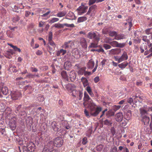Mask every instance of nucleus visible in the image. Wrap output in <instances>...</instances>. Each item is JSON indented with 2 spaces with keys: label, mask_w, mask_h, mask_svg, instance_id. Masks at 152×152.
Segmentation results:
<instances>
[{
  "label": "nucleus",
  "mask_w": 152,
  "mask_h": 152,
  "mask_svg": "<svg viewBox=\"0 0 152 152\" xmlns=\"http://www.w3.org/2000/svg\"><path fill=\"white\" fill-rule=\"evenodd\" d=\"M147 37L146 36H144L142 37V40L144 42H147L148 44L150 43V40L149 39H147Z\"/></svg>",
  "instance_id": "42"
},
{
  "label": "nucleus",
  "mask_w": 152,
  "mask_h": 152,
  "mask_svg": "<svg viewBox=\"0 0 152 152\" xmlns=\"http://www.w3.org/2000/svg\"><path fill=\"white\" fill-rule=\"evenodd\" d=\"M102 111V108L100 107H97L95 110L90 111V115L93 116H96Z\"/></svg>",
  "instance_id": "8"
},
{
  "label": "nucleus",
  "mask_w": 152,
  "mask_h": 152,
  "mask_svg": "<svg viewBox=\"0 0 152 152\" xmlns=\"http://www.w3.org/2000/svg\"><path fill=\"white\" fill-rule=\"evenodd\" d=\"M55 145L54 144V142L53 141H51L49 142L45 146L48 148L50 151L51 150L52 152L56 149H53Z\"/></svg>",
  "instance_id": "10"
},
{
  "label": "nucleus",
  "mask_w": 152,
  "mask_h": 152,
  "mask_svg": "<svg viewBox=\"0 0 152 152\" xmlns=\"http://www.w3.org/2000/svg\"><path fill=\"white\" fill-rule=\"evenodd\" d=\"M81 80L85 87L87 86L88 84V81L87 80L86 78L83 77H82L81 79Z\"/></svg>",
  "instance_id": "27"
},
{
  "label": "nucleus",
  "mask_w": 152,
  "mask_h": 152,
  "mask_svg": "<svg viewBox=\"0 0 152 152\" xmlns=\"http://www.w3.org/2000/svg\"><path fill=\"white\" fill-rule=\"evenodd\" d=\"M106 43H109L112 46L114 47H117L118 42L115 41H113L111 42H109L108 41L106 42Z\"/></svg>",
  "instance_id": "24"
},
{
  "label": "nucleus",
  "mask_w": 152,
  "mask_h": 152,
  "mask_svg": "<svg viewBox=\"0 0 152 152\" xmlns=\"http://www.w3.org/2000/svg\"><path fill=\"white\" fill-rule=\"evenodd\" d=\"M128 63L126 62H124L121 64L118 65V67L121 68L123 69L125 68L126 66L128 65Z\"/></svg>",
  "instance_id": "26"
},
{
  "label": "nucleus",
  "mask_w": 152,
  "mask_h": 152,
  "mask_svg": "<svg viewBox=\"0 0 152 152\" xmlns=\"http://www.w3.org/2000/svg\"><path fill=\"white\" fill-rule=\"evenodd\" d=\"M61 83L63 88H64V86H65V88L68 90H71L72 88H75L76 87L74 85L72 84L68 83L66 85L64 83H63V82L62 81L61 82Z\"/></svg>",
  "instance_id": "11"
},
{
  "label": "nucleus",
  "mask_w": 152,
  "mask_h": 152,
  "mask_svg": "<svg viewBox=\"0 0 152 152\" xmlns=\"http://www.w3.org/2000/svg\"><path fill=\"white\" fill-rule=\"evenodd\" d=\"M16 118L15 117H14L11 118V120H10V122L15 123V124H16Z\"/></svg>",
  "instance_id": "54"
},
{
  "label": "nucleus",
  "mask_w": 152,
  "mask_h": 152,
  "mask_svg": "<svg viewBox=\"0 0 152 152\" xmlns=\"http://www.w3.org/2000/svg\"><path fill=\"white\" fill-rule=\"evenodd\" d=\"M72 95L73 96L75 97L78 96L79 97V100H80L83 96V93L81 91H76L74 89L72 91Z\"/></svg>",
  "instance_id": "7"
},
{
  "label": "nucleus",
  "mask_w": 152,
  "mask_h": 152,
  "mask_svg": "<svg viewBox=\"0 0 152 152\" xmlns=\"http://www.w3.org/2000/svg\"><path fill=\"white\" fill-rule=\"evenodd\" d=\"M97 6L96 5H94L90 7L89 8V11L91 12V17L94 15L96 12V9Z\"/></svg>",
  "instance_id": "14"
},
{
  "label": "nucleus",
  "mask_w": 152,
  "mask_h": 152,
  "mask_svg": "<svg viewBox=\"0 0 152 152\" xmlns=\"http://www.w3.org/2000/svg\"><path fill=\"white\" fill-rule=\"evenodd\" d=\"M121 107V106L119 105H114L113 107V109L115 111H116L119 110Z\"/></svg>",
  "instance_id": "47"
},
{
  "label": "nucleus",
  "mask_w": 152,
  "mask_h": 152,
  "mask_svg": "<svg viewBox=\"0 0 152 152\" xmlns=\"http://www.w3.org/2000/svg\"><path fill=\"white\" fill-rule=\"evenodd\" d=\"M128 58V56L127 55L126 52H124L123 53V54L121 56L120 58V61L121 62L126 60Z\"/></svg>",
  "instance_id": "16"
},
{
  "label": "nucleus",
  "mask_w": 152,
  "mask_h": 152,
  "mask_svg": "<svg viewBox=\"0 0 152 152\" xmlns=\"http://www.w3.org/2000/svg\"><path fill=\"white\" fill-rule=\"evenodd\" d=\"M71 41H69L64 43V45H63V48L65 49L68 48L70 46V42Z\"/></svg>",
  "instance_id": "32"
},
{
  "label": "nucleus",
  "mask_w": 152,
  "mask_h": 152,
  "mask_svg": "<svg viewBox=\"0 0 152 152\" xmlns=\"http://www.w3.org/2000/svg\"><path fill=\"white\" fill-rule=\"evenodd\" d=\"M7 34L8 36L10 38H12L13 37V34L10 30L7 31Z\"/></svg>",
  "instance_id": "49"
},
{
  "label": "nucleus",
  "mask_w": 152,
  "mask_h": 152,
  "mask_svg": "<svg viewBox=\"0 0 152 152\" xmlns=\"http://www.w3.org/2000/svg\"><path fill=\"white\" fill-rule=\"evenodd\" d=\"M97 43H91V45L89 47V48H95L97 47Z\"/></svg>",
  "instance_id": "51"
},
{
  "label": "nucleus",
  "mask_w": 152,
  "mask_h": 152,
  "mask_svg": "<svg viewBox=\"0 0 152 152\" xmlns=\"http://www.w3.org/2000/svg\"><path fill=\"white\" fill-rule=\"evenodd\" d=\"M134 99L136 101L135 102H137V101L140 102H141L142 101V99L140 97L137 96H134Z\"/></svg>",
  "instance_id": "39"
},
{
  "label": "nucleus",
  "mask_w": 152,
  "mask_h": 152,
  "mask_svg": "<svg viewBox=\"0 0 152 152\" xmlns=\"http://www.w3.org/2000/svg\"><path fill=\"white\" fill-rule=\"evenodd\" d=\"M80 43L82 47L83 48H87V42L84 37H81L80 39Z\"/></svg>",
  "instance_id": "12"
},
{
  "label": "nucleus",
  "mask_w": 152,
  "mask_h": 152,
  "mask_svg": "<svg viewBox=\"0 0 152 152\" xmlns=\"http://www.w3.org/2000/svg\"><path fill=\"white\" fill-rule=\"evenodd\" d=\"M125 35L123 34H117L116 38L115 39L117 40H119L121 39H123L125 38Z\"/></svg>",
  "instance_id": "25"
},
{
  "label": "nucleus",
  "mask_w": 152,
  "mask_h": 152,
  "mask_svg": "<svg viewBox=\"0 0 152 152\" xmlns=\"http://www.w3.org/2000/svg\"><path fill=\"white\" fill-rule=\"evenodd\" d=\"M126 21L127 22L125 23L124 25L126 27V26H128V27H129V30L130 31L131 29V28L132 25V19L131 18L129 17V18L126 20Z\"/></svg>",
  "instance_id": "13"
},
{
  "label": "nucleus",
  "mask_w": 152,
  "mask_h": 152,
  "mask_svg": "<svg viewBox=\"0 0 152 152\" xmlns=\"http://www.w3.org/2000/svg\"><path fill=\"white\" fill-rule=\"evenodd\" d=\"M87 19L86 17L85 16L79 17L77 19V22L80 23L86 20Z\"/></svg>",
  "instance_id": "30"
},
{
  "label": "nucleus",
  "mask_w": 152,
  "mask_h": 152,
  "mask_svg": "<svg viewBox=\"0 0 152 152\" xmlns=\"http://www.w3.org/2000/svg\"><path fill=\"white\" fill-rule=\"evenodd\" d=\"M119 150L121 151L123 150V152H129L128 149L126 147H124L122 146H120L118 148Z\"/></svg>",
  "instance_id": "31"
},
{
  "label": "nucleus",
  "mask_w": 152,
  "mask_h": 152,
  "mask_svg": "<svg viewBox=\"0 0 152 152\" xmlns=\"http://www.w3.org/2000/svg\"><path fill=\"white\" fill-rule=\"evenodd\" d=\"M28 149L26 146H23V152H28L29 151Z\"/></svg>",
  "instance_id": "60"
},
{
  "label": "nucleus",
  "mask_w": 152,
  "mask_h": 152,
  "mask_svg": "<svg viewBox=\"0 0 152 152\" xmlns=\"http://www.w3.org/2000/svg\"><path fill=\"white\" fill-rule=\"evenodd\" d=\"M1 92L4 95H6L8 92V90L6 87H3L1 89Z\"/></svg>",
  "instance_id": "23"
},
{
  "label": "nucleus",
  "mask_w": 152,
  "mask_h": 152,
  "mask_svg": "<svg viewBox=\"0 0 152 152\" xmlns=\"http://www.w3.org/2000/svg\"><path fill=\"white\" fill-rule=\"evenodd\" d=\"M103 148V145L102 144H100L97 145L96 147V149L98 151H101Z\"/></svg>",
  "instance_id": "41"
},
{
  "label": "nucleus",
  "mask_w": 152,
  "mask_h": 152,
  "mask_svg": "<svg viewBox=\"0 0 152 152\" xmlns=\"http://www.w3.org/2000/svg\"><path fill=\"white\" fill-rule=\"evenodd\" d=\"M31 88L32 87L29 85L26 86L24 88V89L25 91L27 90L28 89L29 90H30L31 89Z\"/></svg>",
  "instance_id": "64"
},
{
  "label": "nucleus",
  "mask_w": 152,
  "mask_h": 152,
  "mask_svg": "<svg viewBox=\"0 0 152 152\" xmlns=\"http://www.w3.org/2000/svg\"><path fill=\"white\" fill-rule=\"evenodd\" d=\"M109 30L108 28H104L102 30V32L104 34H109Z\"/></svg>",
  "instance_id": "43"
},
{
  "label": "nucleus",
  "mask_w": 152,
  "mask_h": 152,
  "mask_svg": "<svg viewBox=\"0 0 152 152\" xmlns=\"http://www.w3.org/2000/svg\"><path fill=\"white\" fill-rule=\"evenodd\" d=\"M77 10L78 11V14L81 15L82 14L86 12V11H85L83 8V7L80 6L77 9Z\"/></svg>",
  "instance_id": "21"
},
{
  "label": "nucleus",
  "mask_w": 152,
  "mask_h": 152,
  "mask_svg": "<svg viewBox=\"0 0 152 152\" xmlns=\"http://www.w3.org/2000/svg\"><path fill=\"white\" fill-rule=\"evenodd\" d=\"M59 20V19L58 18H54L50 20L49 23H53L56 22L58 21Z\"/></svg>",
  "instance_id": "46"
},
{
  "label": "nucleus",
  "mask_w": 152,
  "mask_h": 152,
  "mask_svg": "<svg viewBox=\"0 0 152 152\" xmlns=\"http://www.w3.org/2000/svg\"><path fill=\"white\" fill-rule=\"evenodd\" d=\"M55 146L58 147H60L63 145L64 141L62 138L61 137L55 138L53 141Z\"/></svg>",
  "instance_id": "2"
},
{
  "label": "nucleus",
  "mask_w": 152,
  "mask_h": 152,
  "mask_svg": "<svg viewBox=\"0 0 152 152\" xmlns=\"http://www.w3.org/2000/svg\"><path fill=\"white\" fill-rule=\"evenodd\" d=\"M86 69V68L85 67L80 68L78 72V74L80 75H83L85 72Z\"/></svg>",
  "instance_id": "29"
},
{
  "label": "nucleus",
  "mask_w": 152,
  "mask_h": 152,
  "mask_svg": "<svg viewBox=\"0 0 152 152\" xmlns=\"http://www.w3.org/2000/svg\"><path fill=\"white\" fill-rule=\"evenodd\" d=\"M51 126L53 130L56 132H58L60 130V124L58 123H56L55 121L51 123Z\"/></svg>",
  "instance_id": "4"
},
{
  "label": "nucleus",
  "mask_w": 152,
  "mask_h": 152,
  "mask_svg": "<svg viewBox=\"0 0 152 152\" xmlns=\"http://www.w3.org/2000/svg\"><path fill=\"white\" fill-rule=\"evenodd\" d=\"M100 48L99 49H91V51H97L99 53L102 52V53H104V50L100 46H99Z\"/></svg>",
  "instance_id": "34"
},
{
  "label": "nucleus",
  "mask_w": 152,
  "mask_h": 152,
  "mask_svg": "<svg viewBox=\"0 0 152 152\" xmlns=\"http://www.w3.org/2000/svg\"><path fill=\"white\" fill-rule=\"evenodd\" d=\"M84 102L83 104L84 106H87L88 103L90 102L91 99L87 93L85 92L84 94Z\"/></svg>",
  "instance_id": "5"
},
{
  "label": "nucleus",
  "mask_w": 152,
  "mask_h": 152,
  "mask_svg": "<svg viewBox=\"0 0 152 152\" xmlns=\"http://www.w3.org/2000/svg\"><path fill=\"white\" fill-rule=\"evenodd\" d=\"M42 152H52V151L51 150L50 151L49 149L45 146L43 148Z\"/></svg>",
  "instance_id": "56"
},
{
  "label": "nucleus",
  "mask_w": 152,
  "mask_h": 152,
  "mask_svg": "<svg viewBox=\"0 0 152 152\" xmlns=\"http://www.w3.org/2000/svg\"><path fill=\"white\" fill-rule=\"evenodd\" d=\"M96 1V0H89L88 4L89 6H90L94 3Z\"/></svg>",
  "instance_id": "61"
},
{
  "label": "nucleus",
  "mask_w": 152,
  "mask_h": 152,
  "mask_svg": "<svg viewBox=\"0 0 152 152\" xmlns=\"http://www.w3.org/2000/svg\"><path fill=\"white\" fill-rule=\"evenodd\" d=\"M76 74L73 71L70 72L69 74V78L72 81H74L76 79Z\"/></svg>",
  "instance_id": "19"
},
{
  "label": "nucleus",
  "mask_w": 152,
  "mask_h": 152,
  "mask_svg": "<svg viewBox=\"0 0 152 152\" xmlns=\"http://www.w3.org/2000/svg\"><path fill=\"white\" fill-rule=\"evenodd\" d=\"M64 26H66L69 27H75V25L73 24H69L67 23H64L62 24L60 23L55 24L53 27H55L58 28H63Z\"/></svg>",
  "instance_id": "3"
},
{
  "label": "nucleus",
  "mask_w": 152,
  "mask_h": 152,
  "mask_svg": "<svg viewBox=\"0 0 152 152\" xmlns=\"http://www.w3.org/2000/svg\"><path fill=\"white\" fill-rule=\"evenodd\" d=\"M84 112V114L86 115V116L88 117H90L89 113L88 112V111L86 109H85Z\"/></svg>",
  "instance_id": "59"
},
{
  "label": "nucleus",
  "mask_w": 152,
  "mask_h": 152,
  "mask_svg": "<svg viewBox=\"0 0 152 152\" xmlns=\"http://www.w3.org/2000/svg\"><path fill=\"white\" fill-rule=\"evenodd\" d=\"M87 37L91 39H94L98 42L100 39L99 35H97L94 32L91 31L89 32L87 35Z\"/></svg>",
  "instance_id": "1"
},
{
  "label": "nucleus",
  "mask_w": 152,
  "mask_h": 152,
  "mask_svg": "<svg viewBox=\"0 0 152 152\" xmlns=\"http://www.w3.org/2000/svg\"><path fill=\"white\" fill-rule=\"evenodd\" d=\"M109 35L111 37H113L115 36L116 38L117 36V33L115 31H110L109 32Z\"/></svg>",
  "instance_id": "44"
},
{
  "label": "nucleus",
  "mask_w": 152,
  "mask_h": 152,
  "mask_svg": "<svg viewBox=\"0 0 152 152\" xmlns=\"http://www.w3.org/2000/svg\"><path fill=\"white\" fill-rule=\"evenodd\" d=\"M127 102L128 103L131 104L133 102V99L132 98H129L127 99Z\"/></svg>",
  "instance_id": "63"
},
{
  "label": "nucleus",
  "mask_w": 152,
  "mask_h": 152,
  "mask_svg": "<svg viewBox=\"0 0 152 152\" xmlns=\"http://www.w3.org/2000/svg\"><path fill=\"white\" fill-rule=\"evenodd\" d=\"M28 147V148L29 151L30 152H32L34 151L35 148L34 146H32L31 144H29L26 146Z\"/></svg>",
  "instance_id": "33"
},
{
  "label": "nucleus",
  "mask_w": 152,
  "mask_h": 152,
  "mask_svg": "<svg viewBox=\"0 0 152 152\" xmlns=\"http://www.w3.org/2000/svg\"><path fill=\"white\" fill-rule=\"evenodd\" d=\"M125 114L127 117L126 119L129 120L132 116L131 111L130 110H128Z\"/></svg>",
  "instance_id": "35"
},
{
  "label": "nucleus",
  "mask_w": 152,
  "mask_h": 152,
  "mask_svg": "<svg viewBox=\"0 0 152 152\" xmlns=\"http://www.w3.org/2000/svg\"><path fill=\"white\" fill-rule=\"evenodd\" d=\"M66 52V50H63V49H61L60 50L58 51L56 53V55L57 56H59L61 54L62 55H64Z\"/></svg>",
  "instance_id": "22"
},
{
  "label": "nucleus",
  "mask_w": 152,
  "mask_h": 152,
  "mask_svg": "<svg viewBox=\"0 0 152 152\" xmlns=\"http://www.w3.org/2000/svg\"><path fill=\"white\" fill-rule=\"evenodd\" d=\"M35 76V75H33L31 73H29L26 75V77L29 78H33Z\"/></svg>",
  "instance_id": "55"
},
{
  "label": "nucleus",
  "mask_w": 152,
  "mask_h": 152,
  "mask_svg": "<svg viewBox=\"0 0 152 152\" xmlns=\"http://www.w3.org/2000/svg\"><path fill=\"white\" fill-rule=\"evenodd\" d=\"M106 115L108 117L112 116L114 115V112L112 110H109L106 113Z\"/></svg>",
  "instance_id": "38"
},
{
  "label": "nucleus",
  "mask_w": 152,
  "mask_h": 152,
  "mask_svg": "<svg viewBox=\"0 0 152 152\" xmlns=\"http://www.w3.org/2000/svg\"><path fill=\"white\" fill-rule=\"evenodd\" d=\"M110 152H118L117 148L115 146H114L113 147L111 148Z\"/></svg>",
  "instance_id": "52"
},
{
  "label": "nucleus",
  "mask_w": 152,
  "mask_h": 152,
  "mask_svg": "<svg viewBox=\"0 0 152 152\" xmlns=\"http://www.w3.org/2000/svg\"><path fill=\"white\" fill-rule=\"evenodd\" d=\"M87 142V138L86 137H85L83 139L82 143L83 145H85Z\"/></svg>",
  "instance_id": "62"
},
{
  "label": "nucleus",
  "mask_w": 152,
  "mask_h": 152,
  "mask_svg": "<svg viewBox=\"0 0 152 152\" xmlns=\"http://www.w3.org/2000/svg\"><path fill=\"white\" fill-rule=\"evenodd\" d=\"M103 47L106 50H107L111 48V46L107 44H104Z\"/></svg>",
  "instance_id": "53"
},
{
  "label": "nucleus",
  "mask_w": 152,
  "mask_h": 152,
  "mask_svg": "<svg viewBox=\"0 0 152 152\" xmlns=\"http://www.w3.org/2000/svg\"><path fill=\"white\" fill-rule=\"evenodd\" d=\"M104 125H110L111 126L112 125V122L110 120H109L108 119H106L104 121Z\"/></svg>",
  "instance_id": "40"
},
{
  "label": "nucleus",
  "mask_w": 152,
  "mask_h": 152,
  "mask_svg": "<svg viewBox=\"0 0 152 152\" xmlns=\"http://www.w3.org/2000/svg\"><path fill=\"white\" fill-rule=\"evenodd\" d=\"M152 29V28H151L145 30V32L146 34L147 35L151 34H152V31H151V30Z\"/></svg>",
  "instance_id": "50"
},
{
  "label": "nucleus",
  "mask_w": 152,
  "mask_h": 152,
  "mask_svg": "<svg viewBox=\"0 0 152 152\" xmlns=\"http://www.w3.org/2000/svg\"><path fill=\"white\" fill-rule=\"evenodd\" d=\"M94 65V62L91 59L89 60L87 64V67L88 69H92Z\"/></svg>",
  "instance_id": "17"
},
{
  "label": "nucleus",
  "mask_w": 152,
  "mask_h": 152,
  "mask_svg": "<svg viewBox=\"0 0 152 152\" xmlns=\"http://www.w3.org/2000/svg\"><path fill=\"white\" fill-rule=\"evenodd\" d=\"M61 74L62 77L66 80V81H68V76L66 71H63L61 72Z\"/></svg>",
  "instance_id": "20"
},
{
  "label": "nucleus",
  "mask_w": 152,
  "mask_h": 152,
  "mask_svg": "<svg viewBox=\"0 0 152 152\" xmlns=\"http://www.w3.org/2000/svg\"><path fill=\"white\" fill-rule=\"evenodd\" d=\"M88 105L89 108H90V111H91L92 110H95L96 109V105L95 104L91 101H90V102L88 103Z\"/></svg>",
  "instance_id": "18"
},
{
  "label": "nucleus",
  "mask_w": 152,
  "mask_h": 152,
  "mask_svg": "<svg viewBox=\"0 0 152 152\" xmlns=\"http://www.w3.org/2000/svg\"><path fill=\"white\" fill-rule=\"evenodd\" d=\"M52 36H53V34L52 32L51 31H50L49 34V37H48V41L51 40H52Z\"/></svg>",
  "instance_id": "58"
},
{
  "label": "nucleus",
  "mask_w": 152,
  "mask_h": 152,
  "mask_svg": "<svg viewBox=\"0 0 152 152\" xmlns=\"http://www.w3.org/2000/svg\"><path fill=\"white\" fill-rule=\"evenodd\" d=\"M142 121L145 125H148L150 121V118L148 116H144L142 117Z\"/></svg>",
  "instance_id": "15"
},
{
  "label": "nucleus",
  "mask_w": 152,
  "mask_h": 152,
  "mask_svg": "<svg viewBox=\"0 0 152 152\" xmlns=\"http://www.w3.org/2000/svg\"><path fill=\"white\" fill-rule=\"evenodd\" d=\"M20 20V18L17 15H16L12 18V21L14 23H16Z\"/></svg>",
  "instance_id": "36"
},
{
  "label": "nucleus",
  "mask_w": 152,
  "mask_h": 152,
  "mask_svg": "<svg viewBox=\"0 0 152 152\" xmlns=\"http://www.w3.org/2000/svg\"><path fill=\"white\" fill-rule=\"evenodd\" d=\"M140 113L142 115L147 113V111L145 110L143 108H140Z\"/></svg>",
  "instance_id": "45"
},
{
  "label": "nucleus",
  "mask_w": 152,
  "mask_h": 152,
  "mask_svg": "<svg viewBox=\"0 0 152 152\" xmlns=\"http://www.w3.org/2000/svg\"><path fill=\"white\" fill-rule=\"evenodd\" d=\"M20 93L18 91H13L11 92V97L13 100L18 99L20 96Z\"/></svg>",
  "instance_id": "6"
},
{
  "label": "nucleus",
  "mask_w": 152,
  "mask_h": 152,
  "mask_svg": "<svg viewBox=\"0 0 152 152\" xmlns=\"http://www.w3.org/2000/svg\"><path fill=\"white\" fill-rule=\"evenodd\" d=\"M126 45V44L125 43H118V42L117 47L120 48H123Z\"/></svg>",
  "instance_id": "48"
},
{
  "label": "nucleus",
  "mask_w": 152,
  "mask_h": 152,
  "mask_svg": "<svg viewBox=\"0 0 152 152\" xmlns=\"http://www.w3.org/2000/svg\"><path fill=\"white\" fill-rule=\"evenodd\" d=\"M123 114L121 112H118L115 115V119L116 121L118 122L121 121L123 119Z\"/></svg>",
  "instance_id": "9"
},
{
  "label": "nucleus",
  "mask_w": 152,
  "mask_h": 152,
  "mask_svg": "<svg viewBox=\"0 0 152 152\" xmlns=\"http://www.w3.org/2000/svg\"><path fill=\"white\" fill-rule=\"evenodd\" d=\"M48 41H49V42L50 44L52 46H53V48H55L56 47V45H55V43L52 40H50Z\"/></svg>",
  "instance_id": "57"
},
{
  "label": "nucleus",
  "mask_w": 152,
  "mask_h": 152,
  "mask_svg": "<svg viewBox=\"0 0 152 152\" xmlns=\"http://www.w3.org/2000/svg\"><path fill=\"white\" fill-rule=\"evenodd\" d=\"M66 13L65 11H63L58 12L57 14V16L59 17H61L65 16Z\"/></svg>",
  "instance_id": "28"
},
{
  "label": "nucleus",
  "mask_w": 152,
  "mask_h": 152,
  "mask_svg": "<svg viewBox=\"0 0 152 152\" xmlns=\"http://www.w3.org/2000/svg\"><path fill=\"white\" fill-rule=\"evenodd\" d=\"M9 125L12 130H14L16 127V124L10 122Z\"/></svg>",
  "instance_id": "37"
}]
</instances>
